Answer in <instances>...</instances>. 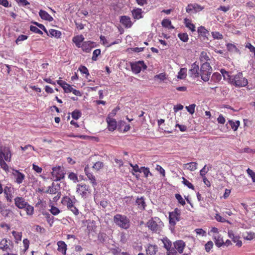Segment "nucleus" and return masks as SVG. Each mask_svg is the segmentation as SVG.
Here are the masks:
<instances>
[{
  "label": "nucleus",
  "instance_id": "obj_1",
  "mask_svg": "<svg viewBox=\"0 0 255 255\" xmlns=\"http://www.w3.org/2000/svg\"><path fill=\"white\" fill-rule=\"evenodd\" d=\"M77 202L74 196L65 195L63 196L61 200V204L66 206L68 210L71 211L75 216H77L79 214L78 208L75 206V204Z\"/></svg>",
  "mask_w": 255,
  "mask_h": 255
},
{
  "label": "nucleus",
  "instance_id": "obj_2",
  "mask_svg": "<svg viewBox=\"0 0 255 255\" xmlns=\"http://www.w3.org/2000/svg\"><path fill=\"white\" fill-rule=\"evenodd\" d=\"M114 222L122 229L127 230L130 225V220L126 215L117 214L113 218Z\"/></svg>",
  "mask_w": 255,
  "mask_h": 255
},
{
  "label": "nucleus",
  "instance_id": "obj_3",
  "mask_svg": "<svg viewBox=\"0 0 255 255\" xmlns=\"http://www.w3.org/2000/svg\"><path fill=\"white\" fill-rule=\"evenodd\" d=\"M76 193L84 199L88 198L92 194V189L89 185L84 183L77 184Z\"/></svg>",
  "mask_w": 255,
  "mask_h": 255
},
{
  "label": "nucleus",
  "instance_id": "obj_4",
  "mask_svg": "<svg viewBox=\"0 0 255 255\" xmlns=\"http://www.w3.org/2000/svg\"><path fill=\"white\" fill-rule=\"evenodd\" d=\"M231 84L236 87H245L248 85V80L243 77V74L241 72L238 73L237 74L232 76L230 78Z\"/></svg>",
  "mask_w": 255,
  "mask_h": 255
},
{
  "label": "nucleus",
  "instance_id": "obj_5",
  "mask_svg": "<svg viewBox=\"0 0 255 255\" xmlns=\"http://www.w3.org/2000/svg\"><path fill=\"white\" fill-rule=\"evenodd\" d=\"M148 228L155 233H159L163 223L158 217L152 218L147 223Z\"/></svg>",
  "mask_w": 255,
  "mask_h": 255
},
{
  "label": "nucleus",
  "instance_id": "obj_6",
  "mask_svg": "<svg viewBox=\"0 0 255 255\" xmlns=\"http://www.w3.org/2000/svg\"><path fill=\"white\" fill-rule=\"evenodd\" d=\"M200 71L201 79L205 82L208 81L212 71L210 64L207 62H205L201 66Z\"/></svg>",
  "mask_w": 255,
  "mask_h": 255
},
{
  "label": "nucleus",
  "instance_id": "obj_7",
  "mask_svg": "<svg viewBox=\"0 0 255 255\" xmlns=\"http://www.w3.org/2000/svg\"><path fill=\"white\" fill-rule=\"evenodd\" d=\"M181 210L178 208L174 209L173 211L169 213V223L170 226L174 228L176 223L181 220Z\"/></svg>",
  "mask_w": 255,
  "mask_h": 255
},
{
  "label": "nucleus",
  "instance_id": "obj_8",
  "mask_svg": "<svg viewBox=\"0 0 255 255\" xmlns=\"http://www.w3.org/2000/svg\"><path fill=\"white\" fill-rule=\"evenodd\" d=\"M65 173L63 168L60 166L55 167L52 168L51 172V179L53 181H57L64 178Z\"/></svg>",
  "mask_w": 255,
  "mask_h": 255
},
{
  "label": "nucleus",
  "instance_id": "obj_9",
  "mask_svg": "<svg viewBox=\"0 0 255 255\" xmlns=\"http://www.w3.org/2000/svg\"><path fill=\"white\" fill-rule=\"evenodd\" d=\"M147 66L143 61H138L133 63H131V69L134 74H138L140 72L141 69L145 70Z\"/></svg>",
  "mask_w": 255,
  "mask_h": 255
},
{
  "label": "nucleus",
  "instance_id": "obj_10",
  "mask_svg": "<svg viewBox=\"0 0 255 255\" xmlns=\"http://www.w3.org/2000/svg\"><path fill=\"white\" fill-rule=\"evenodd\" d=\"M3 192L4 194L5 197L8 202H11L13 197L14 189L10 185H7L4 187Z\"/></svg>",
  "mask_w": 255,
  "mask_h": 255
},
{
  "label": "nucleus",
  "instance_id": "obj_11",
  "mask_svg": "<svg viewBox=\"0 0 255 255\" xmlns=\"http://www.w3.org/2000/svg\"><path fill=\"white\" fill-rule=\"evenodd\" d=\"M204 7L197 3L189 4L186 8V11L188 13H196L202 10Z\"/></svg>",
  "mask_w": 255,
  "mask_h": 255
},
{
  "label": "nucleus",
  "instance_id": "obj_12",
  "mask_svg": "<svg viewBox=\"0 0 255 255\" xmlns=\"http://www.w3.org/2000/svg\"><path fill=\"white\" fill-rule=\"evenodd\" d=\"M199 67L196 62H194L191 65V67L189 70V76L192 78H196L199 76Z\"/></svg>",
  "mask_w": 255,
  "mask_h": 255
},
{
  "label": "nucleus",
  "instance_id": "obj_13",
  "mask_svg": "<svg viewBox=\"0 0 255 255\" xmlns=\"http://www.w3.org/2000/svg\"><path fill=\"white\" fill-rule=\"evenodd\" d=\"M14 204L19 209H24L28 202L22 197H16L14 198Z\"/></svg>",
  "mask_w": 255,
  "mask_h": 255
},
{
  "label": "nucleus",
  "instance_id": "obj_14",
  "mask_svg": "<svg viewBox=\"0 0 255 255\" xmlns=\"http://www.w3.org/2000/svg\"><path fill=\"white\" fill-rule=\"evenodd\" d=\"M94 42L91 41H84L81 47L82 50L86 52H90L92 49L94 47Z\"/></svg>",
  "mask_w": 255,
  "mask_h": 255
},
{
  "label": "nucleus",
  "instance_id": "obj_15",
  "mask_svg": "<svg viewBox=\"0 0 255 255\" xmlns=\"http://www.w3.org/2000/svg\"><path fill=\"white\" fill-rule=\"evenodd\" d=\"M229 237L236 244V246L241 247L242 246V242L240 240V237L236 236L232 230H229L228 232Z\"/></svg>",
  "mask_w": 255,
  "mask_h": 255
},
{
  "label": "nucleus",
  "instance_id": "obj_16",
  "mask_svg": "<svg viewBox=\"0 0 255 255\" xmlns=\"http://www.w3.org/2000/svg\"><path fill=\"white\" fill-rule=\"evenodd\" d=\"M13 175L15 177V182L18 184L22 183L25 178L24 174L17 170H13Z\"/></svg>",
  "mask_w": 255,
  "mask_h": 255
},
{
  "label": "nucleus",
  "instance_id": "obj_17",
  "mask_svg": "<svg viewBox=\"0 0 255 255\" xmlns=\"http://www.w3.org/2000/svg\"><path fill=\"white\" fill-rule=\"evenodd\" d=\"M85 38L83 35L80 34L74 36L72 38V41L76 45V47L80 48L84 42Z\"/></svg>",
  "mask_w": 255,
  "mask_h": 255
},
{
  "label": "nucleus",
  "instance_id": "obj_18",
  "mask_svg": "<svg viewBox=\"0 0 255 255\" xmlns=\"http://www.w3.org/2000/svg\"><path fill=\"white\" fill-rule=\"evenodd\" d=\"M175 248L179 253L182 254L185 247V243L182 240H178L174 243Z\"/></svg>",
  "mask_w": 255,
  "mask_h": 255
},
{
  "label": "nucleus",
  "instance_id": "obj_19",
  "mask_svg": "<svg viewBox=\"0 0 255 255\" xmlns=\"http://www.w3.org/2000/svg\"><path fill=\"white\" fill-rule=\"evenodd\" d=\"M120 22L126 27L129 28L132 25L130 18L128 16H122L120 18Z\"/></svg>",
  "mask_w": 255,
  "mask_h": 255
},
{
  "label": "nucleus",
  "instance_id": "obj_20",
  "mask_svg": "<svg viewBox=\"0 0 255 255\" xmlns=\"http://www.w3.org/2000/svg\"><path fill=\"white\" fill-rule=\"evenodd\" d=\"M58 246L57 250L61 253L62 255H66L67 251V245L64 241H60L57 243Z\"/></svg>",
  "mask_w": 255,
  "mask_h": 255
},
{
  "label": "nucleus",
  "instance_id": "obj_21",
  "mask_svg": "<svg viewBox=\"0 0 255 255\" xmlns=\"http://www.w3.org/2000/svg\"><path fill=\"white\" fill-rule=\"evenodd\" d=\"M107 122L108 123V128L110 131H114L117 128V122L116 120L110 118L109 117L107 118Z\"/></svg>",
  "mask_w": 255,
  "mask_h": 255
},
{
  "label": "nucleus",
  "instance_id": "obj_22",
  "mask_svg": "<svg viewBox=\"0 0 255 255\" xmlns=\"http://www.w3.org/2000/svg\"><path fill=\"white\" fill-rule=\"evenodd\" d=\"M213 239L217 247H221L224 245V242L220 234H214L213 235Z\"/></svg>",
  "mask_w": 255,
  "mask_h": 255
},
{
  "label": "nucleus",
  "instance_id": "obj_23",
  "mask_svg": "<svg viewBox=\"0 0 255 255\" xmlns=\"http://www.w3.org/2000/svg\"><path fill=\"white\" fill-rule=\"evenodd\" d=\"M0 250L3 252L11 251V249L8 245V241L6 239H3L0 241Z\"/></svg>",
  "mask_w": 255,
  "mask_h": 255
},
{
  "label": "nucleus",
  "instance_id": "obj_24",
  "mask_svg": "<svg viewBox=\"0 0 255 255\" xmlns=\"http://www.w3.org/2000/svg\"><path fill=\"white\" fill-rule=\"evenodd\" d=\"M39 15L40 17L48 21H52L53 20V17L46 11L43 10H40Z\"/></svg>",
  "mask_w": 255,
  "mask_h": 255
},
{
  "label": "nucleus",
  "instance_id": "obj_25",
  "mask_svg": "<svg viewBox=\"0 0 255 255\" xmlns=\"http://www.w3.org/2000/svg\"><path fill=\"white\" fill-rule=\"evenodd\" d=\"M197 163L191 162L183 164V168L191 171H195L197 168Z\"/></svg>",
  "mask_w": 255,
  "mask_h": 255
},
{
  "label": "nucleus",
  "instance_id": "obj_26",
  "mask_svg": "<svg viewBox=\"0 0 255 255\" xmlns=\"http://www.w3.org/2000/svg\"><path fill=\"white\" fill-rule=\"evenodd\" d=\"M222 79V75L218 72L213 73L211 77L210 82L209 83L210 84H212V83L216 84L219 83Z\"/></svg>",
  "mask_w": 255,
  "mask_h": 255
},
{
  "label": "nucleus",
  "instance_id": "obj_27",
  "mask_svg": "<svg viewBox=\"0 0 255 255\" xmlns=\"http://www.w3.org/2000/svg\"><path fill=\"white\" fill-rule=\"evenodd\" d=\"M135 203L137 204L139 209L141 210H143L145 209L146 204L143 197L137 198L136 200Z\"/></svg>",
  "mask_w": 255,
  "mask_h": 255
},
{
  "label": "nucleus",
  "instance_id": "obj_28",
  "mask_svg": "<svg viewBox=\"0 0 255 255\" xmlns=\"http://www.w3.org/2000/svg\"><path fill=\"white\" fill-rule=\"evenodd\" d=\"M184 21L185 26L190 29L192 32H194L196 31L195 26L193 23H192V21L190 19L187 18H185L184 19Z\"/></svg>",
  "mask_w": 255,
  "mask_h": 255
},
{
  "label": "nucleus",
  "instance_id": "obj_29",
  "mask_svg": "<svg viewBox=\"0 0 255 255\" xmlns=\"http://www.w3.org/2000/svg\"><path fill=\"white\" fill-rule=\"evenodd\" d=\"M142 11L141 8H137L132 10V14L134 19H139L142 17Z\"/></svg>",
  "mask_w": 255,
  "mask_h": 255
},
{
  "label": "nucleus",
  "instance_id": "obj_30",
  "mask_svg": "<svg viewBox=\"0 0 255 255\" xmlns=\"http://www.w3.org/2000/svg\"><path fill=\"white\" fill-rule=\"evenodd\" d=\"M146 251L147 255H155L157 252V247L155 245H150Z\"/></svg>",
  "mask_w": 255,
  "mask_h": 255
},
{
  "label": "nucleus",
  "instance_id": "obj_31",
  "mask_svg": "<svg viewBox=\"0 0 255 255\" xmlns=\"http://www.w3.org/2000/svg\"><path fill=\"white\" fill-rule=\"evenodd\" d=\"M48 36L59 38H60L61 36V32L60 31L56 29H50L49 30V34H48Z\"/></svg>",
  "mask_w": 255,
  "mask_h": 255
},
{
  "label": "nucleus",
  "instance_id": "obj_32",
  "mask_svg": "<svg viewBox=\"0 0 255 255\" xmlns=\"http://www.w3.org/2000/svg\"><path fill=\"white\" fill-rule=\"evenodd\" d=\"M197 31L199 35L203 37H207L209 34V32L207 29L203 26H201L198 28Z\"/></svg>",
  "mask_w": 255,
  "mask_h": 255
},
{
  "label": "nucleus",
  "instance_id": "obj_33",
  "mask_svg": "<svg viewBox=\"0 0 255 255\" xmlns=\"http://www.w3.org/2000/svg\"><path fill=\"white\" fill-rule=\"evenodd\" d=\"M161 24L163 27L168 28L169 29L174 28V27L171 24V21L167 18L163 19L161 22Z\"/></svg>",
  "mask_w": 255,
  "mask_h": 255
},
{
  "label": "nucleus",
  "instance_id": "obj_34",
  "mask_svg": "<svg viewBox=\"0 0 255 255\" xmlns=\"http://www.w3.org/2000/svg\"><path fill=\"white\" fill-rule=\"evenodd\" d=\"M228 123L234 131H236L238 129L240 125V122L239 121L234 122L233 120H229Z\"/></svg>",
  "mask_w": 255,
  "mask_h": 255
},
{
  "label": "nucleus",
  "instance_id": "obj_35",
  "mask_svg": "<svg viewBox=\"0 0 255 255\" xmlns=\"http://www.w3.org/2000/svg\"><path fill=\"white\" fill-rule=\"evenodd\" d=\"M87 177L88 179L90 181V183L93 187H95L97 185L96 179L95 176L92 173L87 174Z\"/></svg>",
  "mask_w": 255,
  "mask_h": 255
},
{
  "label": "nucleus",
  "instance_id": "obj_36",
  "mask_svg": "<svg viewBox=\"0 0 255 255\" xmlns=\"http://www.w3.org/2000/svg\"><path fill=\"white\" fill-rule=\"evenodd\" d=\"M243 238L246 240L251 241L255 238V234L254 232H246L243 234Z\"/></svg>",
  "mask_w": 255,
  "mask_h": 255
},
{
  "label": "nucleus",
  "instance_id": "obj_37",
  "mask_svg": "<svg viewBox=\"0 0 255 255\" xmlns=\"http://www.w3.org/2000/svg\"><path fill=\"white\" fill-rule=\"evenodd\" d=\"M96 228V222L94 221H90L89 222L87 229L89 232L94 231Z\"/></svg>",
  "mask_w": 255,
  "mask_h": 255
},
{
  "label": "nucleus",
  "instance_id": "obj_38",
  "mask_svg": "<svg viewBox=\"0 0 255 255\" xmlns=\"http://www.w3.org/2000/svg\"><path fill=\"white\" fill-rule=\"evenodd\" d=\"M26 211V214L28 216H32L34 214V208L28 203L27 204L26 206L24 208Z\"/></svg>",
  "mask_w": 255,
  "mask_h": 255
},
{
  "label": "nucleus",
  "instance_id": "obj_39",
  "mask_svg": "<svg viewBox=\"0 0 255 255\" xmlns=\"http://www.w3.org/2000/svg\"><path fill=\"white\" fill-rule=\"evenodd\" d=\"M23 244L24 249L20 251V255L24 254L25 252L28 250L29 246V241L27 239H24L23 240Z\"/></svg>",
  "mask_w": 255,
  "mask_h": 255
},
{
  "label": "nucleus",
  "instance_id": "obj_40",
  "mask_svg": "<svg viewBox=\"0 0 255 255\" xmlns=\"http://www.w3.org/2000/svg\"><path fill=\"white\" fill-rule=\"evenodd\" d=\"M12 234L14 237V238L15 240V243H18V241H20L22 238V233L18 232L15 231H13L12 232Z\"/></svg>",
  "mask_w": 255,
  "mask_h": 255
},
{
  "label": "nucleus",
  "instance_id": "obj_41",
  "mask_svg": "<svg viewBox=\"0 0 255 255\" xmlns=\"http://www.w3.org/2000/svg\"><path fill=\"white\" fill-rule=\"evenodd\" d=\"M207 167V165H205L203 168L200 171V175L202 177H205L206 173L211 169L212 166L210 165Z\"/></svg>",
  "mask_w": 255,
  "mask_h": 255
},
{
  "label": "nucleus",
  "instance_id": "obj_42",
  "mask_svg": "<svg viewBox=\"0 0 255 255\" xmlns=\"http://www.w3.org/2000/svg\"><path fill=\"white\" fill-rule=\"evenodd\" d=\"M187 69L186 68H181L178 74V78L184 79L186 78Z\"/></svg>",
  "mask_w": 255,
  "mask_h": 255
},
{
  "label": "nucleus",
  "instance_id": "obj_43",
  "mask_svg": "<svg viewBox=\"0 0 255 255\" xmlns=\"http://www.w3.org/2000/svg\"><path fill=\"white\" fill-rule=\"evenodd\" d=\"M182 183L188 187L189 189L192 190H194L195 188L194 185L190 182L188 180H187L185 177H182Z\"/></svg>",
  "mask_w": 255,
  "mask_h": 255
},
{
  "label": "nucleus",
  "instance_id": "obj_44",
  "mask_svg": "<svg viewBox=\"0 0 255 255\" xmlns=\"http://www.w3.org/2000/svg\"><path fill=\"white\" fill-rule=\"evenodd\" d=\"M162 242L164 244V247L167 250V251H169L172 246L171 242L168 239L166 238L162 240Z\"/></svg>",
  "mask_w": 255,
  "mask_h": 255
},
{
  "label": "nucleus",
  "instance_id": "obj_45",
  "mask_svg": "<svg viewBox=\"0 0 255 255\" xmlns=\"http://www.w3.org/2000/svg\"><path fill=\"white\" fill-rule=\"evenodd\" d=\"M141 172L144 174V176L146 178L148 176L149 174H150L151 176L152 175V173L149 171V168L144 166L141 167L140 168V173Z\"/></svg>",
  "mask_w": 255,
  "mask_h": 255
},
{
  "label": "nucleus",
  "instance_id": "obj_46",
  "mask_svg": "<svg viewBox=\"0 0 255 255\" xmlns=\"http://www.w3.org/2000/svg\"><path fill=\"white\" fill-rule=\"evenodd\" d=\"M178 37L184 42H187L189 39L188 35L186 33H180L178 34Z\"/></svg>",
  "mask_w": 255,
  "mask_h": 255
},
{
  "label": "nucleus",
  "instance_id": "obj_47",
  "mask_svg": "<svg viewBox=\"0 0 255 255\" xmlns=\"http://www.w3.org/2000/svg\"><path fill=\"white\" fill-rule=\"evenodd\" d=\"M104 166V163L101 161L96 162L93 166V168L97 171L103 168Z\"/></svg>",
  "mask_w": 255,
  "mask_h": 255
},
{
  "label": "nucleus",
  "instance_id": "obj_48",
  "mask_svg": "<svg viewBox=\"0 0 255 255\" xmlns=\"http://www.w3.org/2000/svg\"><path fill=\"white\" fill-rule=\"evenodd\" d=\"M212 36L214 39L220 40L223 38V35L218 31H213L211 32Z\"/></svg>",
  "mask_w": 255,
  "mask_h": 255
},
{
  "label": "nucleus",
  "instance_id": "obj_49",
  "mask_svg": "<svg viewBox=\"0 0 255 255\" xmlns=\"http://www.w3.org/2000/svg\"><path fill=\"white\" fill-rule=\"evenodd\" d=\"M227 49L229 51L231 52H237L239 51L238 48L233 44L228 43L226 45Z\"/></svg>",
  "mask_w": 255,
  "mask_h": 255
},
{
  "label": "nucleus",
  "instance_id": "obj_50",
  "mask_svg": "<svg viewBox=\"0 0 255 255\" xmlns=\"http://www.w3.org/2000/svg\"><path fill=\"white\" fill-rule=\"evenodd\" d=\"M0 166L1 168L3 169L5 171L8 172L9 171V167L8 165L5 162V161L0 159Z\"/></svg>",
  "mask_w": 255,
  "mask_h": 255
},
{
  "label": "nucleus",
  "instance_id": "obj_51",
  "mask_svg": "<svg viewBox=\"0 0 255 255\" xmlns=\"http://www.w3.org/2000/svg\"><path fill=\"white\" fill-rule=\"evenodd\" d=\"M176 199L177 200L178 203L182 206H184L186 204L185 200L182 198L181 195L179 194H176L175 195Z\"/></svg>",
  "mask_w": 255,
  "mask_h": 255
},
{
  "label": "nucleus",
  "instance_id": "obj_52",
  "mask_svg": "<svg viewBox=\"0 0 255 255\" xmlns=\"http://www.w3.org/2000/svg\"><path fill=\"white\" fill-rule=\"evenodd\" d=\"M215 219L219 222L221 223H229L228 221L222 217L219 214H216L215 216Z\"/></svg>",
  "mask_w": 255,
  "mask_h": 255
},
{
  "label": "nucleus",
  "instance_id": "obj_53",
  "mask_svg": "<svg viewBox=\"0 0 255 255\" xmlns=\"http://www.w3.org/2000/svg\"><path fill=\"white\" fill-rule=\"evenodd\" d=\"M71 115L74 119L78 120L81 117V113L79 110H75L72 113Z\"/></svg>",
  "mask_w": 255,
  "mask_h": 255
},
{
  "label": "nucleus",
  "instance_id": "obj_54",
  "mask_svg": "<svg viewBox=\"0 0 255 255\" xmlns=\"http://www.w3.org/2000/svg\"><path fill=\"white\" fill-rule=\"evenodd\" d=\"M79 70L82 74H85L86 75V77L89 75V71L87 68L83 65H81L79 67Z\"/></svg>",
  "mask_w": 255,
  "mask_h": 255
},
{
  "label": "nucleus",
  "instance_id": "obj_55",
  "mask_svg": "<svg viewBox=\"0 0 255 255\" xmlns=\"http://www.w3.org/2000/svg\"><path fill=\"white\" fill-rule=\"evenodd\" d=\"M101 54V50L100 49H97L95 50L93 52V56L92 59L93 61H96L97 60L98 56Z\"/></svg>",
  "mask_w": 255,
  "mask_h": 255
},
{
  "label": "nucleus",
  "instance_id": "obj_56",
  "mask_svg": "<svg viewBox=\"0 0 255 255\" xmlns=\"http://www.w3.org/2000/svg\"><path fill=\"white\" fill-rule=\"evenodd\" d=\"M213 247V243L212 241H208L205 245V249L207 252H209Z\"/></svg>",
  "mask_w": 255,
  "mask_h": 255
},
{
  "label": "nucleus",
  "instance_id": "obj_57",
  "mask_svg": "<svg viewBox=\"0 0 255 255\" xmlns=\"http://www.w3.org/2000/svg\"><path fill=\"white\" fill-rule=\"evenodd\" d=\"M30 30L31 31L33 32L34 33H38L40 35H42L43 34V32H42V31L40 30L38 27H37L35 26L31 25L30 26Z\"/></svg>",
  "mask_w": 255,
  "mask_h": 255
},
{
  "label": "nucleus",
  "instance_id": "obj_58",
  "mask_svg": "<svg viewBox=\"0 0 255 255\" xmlns=\"http://www.w3.org/2000/svg\"><path fill=\"white\" fill-rule=\"evenodd\" d=\"M50 211L53 215H57L60 212V210L58 208L53 206H51Z\"/></svg>",
  "mask_w": 255,
  "mask_h": 255
},
{
  "label": "nucleus",
  "instance_id": "obj_59",
  "mask_svg": "<svg viewBox=\"0 0 255 255\" xmlns=\"http://www.w3.org/2000/svg\"><path fill=\"white\" fill-rule=\"evenodd\" d=\"M68 178L70 180L73 181L74 182H76L78 181V179L77 174L73 172H71L69 173V174L68 175Z\"/></svg>",
  "mask_w": 255,
  "mask_h": 255
},
{
  "label": "nucleus",
  "instance_id": "obj_60",
  "mask_svg": "<svg viewBox=\"0 0 255 255\" xmlns=\"http://www.w3.org/2000/svg\"><path fill=\"white\" fill-rule=\"evenodd\" d=\"M247 173L252 178L253 182H255V172L252 169L248 168L247 170Z\"/></svg>",
  "mask_w": 255,
  "mask_h": 255
},
{
  "label": "nucleus",
  "instance_id": "obj_61",
  "mask_svg": "<svg viewBox=\"0 0 255 255\" xmlns=\"http://www.w3.org/2000/svg\"><path fill=\"white\" fill-rule=\"evenodd\" d=\"M246 47L248 48L251 52H252L254 54V57L255 58V47L251 44V43L248 42L246 44Z\"/></svg>",
  "mask_w": 255,
  "mask_h": 255
},
{
  "label": "nucleus",
  "instance_id": "obj_62",
  "mask_svg": "<svg viewBox=\"0 0 255 255\" xmlns=\"http://www.w3.org/2000/svg\"><path fill=\"white\" fill-rule=\"evenodd\" d=\"M200 59L202 61L207 62L209 59V57L207 55V53L205 52H202L201 53Z\"/></svg>",
  "mask_w": 255,
  "mask_h": 255
},
{
  "label": "nucleus",
  "instance_id": "obj_63",
  "mask_svg": "<svg viewBox=\"0 0 255 255\" xmlns=\"http://www.w3.org/2000/svg\"><path fill=\"white\" fill-rule=\"evenodd\" d=\"M65 93H68L72 92L73 90V88L68 84L67 83H66V85L63 86L62 88Z\"/></svg>",
  "mask_w": 255,
  "mask_h": 255
},
{
  "label": "nucleus",
  "instance_id": "obj_64",
  "mask_svg": "<svg viewBox=\"0 0 255 255\" xmlns=\"http://www.w3.org/2000/svg\"><path fill=\"white\" fill-rule=\"evenodd\" d=\"M195 104H191L189 106H186V109L190 114H193L195 112Z\"/></svg>",
  "mask_w": 255,
  "mask_h": 255
}]
</instances>
